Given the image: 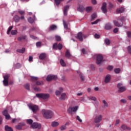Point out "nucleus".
<instances>
[{
	"mask_svg": "<svg viewBox=\"0 0 131 131\" xmlns=\"http://www.w3.org/2000/svg\"><path fill=\"white\" fill-rule=\"evenodd\" d=\"M42 115L46 119H51L54 116V112L49 110L43 109L41 111Z\"/></svg>",
	"mask_w": 131,
	"mask_h": 131,
	"instance_id": "obj_1",
	"label": "nucleus"
},
{
	"mask_svg": "<svg viewBox=\"0 0 131 131\" xmlns=\"http://www.w3.org/2000/svg\"><path fill=\"white\" fill-rule=\"evenodd\" d=\"M36 97L40 99H42L44 101H49V99H50V94L48 93L37 94H36Z\"/></svg>",
	"mask_w": 131,
	"mask_h": 131,
	"instance_id": "obj_2",
	"label": "nucleus"
},
{
	"mask_svg": "<svg viewBox=\"0 0 131 131\" xmlns=\"http://www.w3.org/2000/svg\"><path fill=\"white\" fill-rule=\"evenodd\" d=\"M79 108V106H78V105L75 106H70L67 110L68 113L72 115V114L76 113L77 112V110H78Z\"/></svg>",
	"mask_w": 131,
	"mask_h": 131,
	"instance_id": "obj_3",
	"label": "nucleus"
},
{
	"mask_svg": "<svg viewBox=\"0 0 131 131\" xmlns=\"http://www.w3.org/2000/svg\"><path fill=\"white\" fill-rule=\"evenodd\" d=\"M103 118V116L102 115H96L94 118V122L95 123H99L102 121Z\"/></svg>",
	"mask_w": 131,
	"mask_h": 131,
	"instance_id": "obj_4",
	"label": "nucleus"
},
{
	"mask_svg": "<svg viewBox=\"0 0 131 131\" xmlns=\"http://www.w3.org/2000/svg\"><path fill=\"white\" fill-rule=\"evenodd\" d=\"M95 57L97 58L96 63L98 65H100L102 62H103V56L101 55H95Z\"/></svg>",
	"mask_w": 131,
	"mask_h": 131,
	"instance_id": "obj_5",
	"label": "nucleus"
},
{
	"mask_svg": "<svg viewBox=\"0 0 131 131\" xmlns=\"http://www.w3.org/2000/svg\"><path fill=\"white\" fill-rule=\"evenodd\" d=\"M10 77V75H6L4 76V80H3V84L5 86H8L9 84V78Z\"/></svg>",
	"mask_w": 131,
	"mask_h": 131,
	"instance_id": "obj_6",
	"label": "nucleus"
},
{
	"mask_svg": "<svg viewBox=\"0 0 131 131\" xmlns=\"http://www.w3.org/2000/svg\"><path fill=\"white\" fill-rule=\"evenodd\" d=\"M28 107L34 113H35L37 110H38V106L37 105H33V104H28Z\"/></svg>",
	"mask_w": 131,
	"mask_h": 131,
	"instance_id": "obj_7",
	"label": "nucleus"
},
{
	"mask_svg": "<svg viewBox=\"0 0 131 131\" xmlns=\"http://www.w3.org/2000/svg\"><path fill=\"white\" fill-rule=\"evenodd\" d=\"M58 78V77L56 75H49L47 76L46 78V80L47 81H51V80H56Z\"/></svg>",
	"mask_w": 131,
	"mask_h": 131,
	"instance_id": "obj_8",
	"label": "nucleus"
},
{
	"mask_svg": "<svg viewBox=\"0 0 131 131\" xmlns=\"http://www.w3.org/2000/svg\"><path fill=\"white\" fill-rule=\"evenodd\" d=\"M118 88L119 89V92L120 93H122L123 92H124V91L126 90V88L122 85V84L120 83L118 84Z\"/></svg>",
	"mask_w": 131,
	"mask_h": 131,
	"instance_id": "obj_9",
	"label": "nucleus"
},
{
	"mask_svg": "<svg viewBox=\"0 0 131 131\" xmlns=\"http://www.w3.org/2000/svg\"><path fill=\"white\" fill-rule=\"evenodd\" d=\"M31 128L35 129V128H40L41 127V125L37 123H33L31 125Z\"/></svg>",
	"mask_w": 131,
	"mask_h": 131,
	"instance_id": "obj_10",
	"label": "nucleus"
},
{
	"mask_svg": "<svg viewBox=\"0 0 131 131\" xmlns=\"http://www.w3.org/2000/svg\"><path fill=\"white\" fill-rule=\"evenodd\" d=\"M110 80H111V75H107L104 79L105 83H109L110 82Z\"/></svg>",
	"mask_w": 131,
	"mask_h": 131,
	"instance_id": "obj_11",
	"label": "nucleus"
},
{
	"mask_svg": "<svg viewBox=\"0 0 131 131\" xmlns=\"http://www.w3.org/2000/svg\"><path fill=\"white\" fill-rule=\"evenodd\" d=\"M3 114L5 116L6 119H10V118H11V117L10 116V115H9V113H8V111L7 110H5L3 112Z\"/></svg>",
	"mask_w": 131,
	"mask_h": 131,
	"instance_id": "obj_12",
	"label": "nucleus"
},
{
	"mask_svg": "<svg viewBox=\"0 0 131 131\" xmlns=\"http://www.w3.org/2000/svg\"><path fill=\"white\" fill-rule=\"evenodd\" d=\"M104 28L106 30H110V29H112L113 28V26L111 25V24L107 23L105 24Z\"/></svg>",
	"mask_w": 131,
	"mask_h": 131,
	"instance_id": "obj_13",
	"label": "nucleus"
},
{
	"mask_svg": "<svg viewBox=\"0 0 131 131\" xmlns=\"http://www.w3.org/2000/svg\"><path fill=\"white\" fill-rule=\"evenodd\" d=\"M27 38V36L25 35H22L21 36H19L17 38V40L18 41H22V40H25Z\"/></svg>",
	"mask_w": 131,
	"mask_h": 131,
	"instance_id": "obj_14",
	"label": "nucleus"
},
{
	"mask_svg": "<svg viewBox=\"0 0 131 131\" xmlns=\"http://www.w3.org/2000/svg\"><path fill=\"white\" fill-rule=\"evenodd\" d=\"M106 6H107V4H106V3H104L103 4L101 8V10L102 12L104 13V14L107 13V8H106Z\"/></svg>",
	"mask_w": 131,
	"mask_h": 131,
	"instance_id": "obj_15",
	"label": "nucleus"
},
{
	"mask_svg": "<svg viewBox=\"0 0 131 131\" xmlns=\"http://www.w3.org/2000/svg\"><path fill=\"white\" fill-rule=\"evenodd\" d=\"M76 37L80 41H82V33L81 32H79Z\"/></svg>",
	"mask_w": 131,
	"mask_h": 131,
	"instance_id": "obj_16",
	"label": "nucleus"
},
{
	"mask_svg": "<svg viewBox=\"0 0 131 131\" xmlns=\"http://www.w3.org/2000/svg\"><path fill=\"white\" fill-rule=\"evenodd\" d=\"M113 22H114V25L115 26H117V27H122V26H123V23L120 24L117 20H114Z\"/></svg>",
	"mask_w": 131,
	"mask_h": 131,
	"instance_id": "obj_17",
	"label": "nucleus"
},
{
	"mask_svg": "<svg viewBox=\"0 0 131 131\" xmlns=\"http://www.w3.org/2000/svg\"><path fill=\"white\" fill-rule=\"evenodd\" d=\"M68 10H69V5L64 6L63 8V13L64 16H67V12H68Z\"/></svg>",
	"mask_w": 131,
	"mask_h": 131,
	"instance_id": "obj_18",
	"label": "nucleus"
},
{
	"mask_svg": "<svg viewBox=\"0 0 131 131\" xmlns=\"http://www.w3.org/2000/svg\"><path fill=\"white\" fill-rule=\"evenodd\" d=\"M59 100L61 101H65V100H66V93H62L59 97Z\"/></svg>",
	"mask_w": 131,
	"mask_h": 131,
	"instance_id": "obj_19",
	"label": "nucleus"
},
{
	"mask_svg": "<svg viewBox=\"0 0 131 131\" xmlns=\"http://www.w3.org/2000/svg\"><path fill=\"white\" fill-rule=\"evenodd\" d=\"M102 102L104 108H108L109 107V104H108V102L105 100H102Z\"/></svg>",
	"mask_w": 131,
	"mask_h": 131,
	"instance_id": "obj_20",
	"label": "nucleus"
},
{
	"mask_svg": "<svg viewBox=\"0 0 131 131\" xmlns=\"http://www.w3.org/2000/svg\"><path fill=\"white\" fill-rule=\"evenodd\" d=\"M121 130H126V129L129 130L130 128L125 125H122L121 126Z\"/></svg>",
	"mask_w": 131,
	"mask_h": 131,
	"instance_id": "obj_21",
	"label": "nucleus"
},
{
	"mask_svg": "<svg viewBox=\"0 0 131 131\" xmlns=\"http://www.w3.org/2000/svg\"><path fill=\"white\" fill-rule=\"evenodd\" d=\"M13 19L16 23H18L20 21V17L18 15H15Z\"/></svg>",
	"mask_w": 131,
	"mask_h": 131,
	"instance_id": "obj_22",
	"label": "nucleus"
},
{
	"mask_svg": "<svg viewBox=\"0 0 131 131\" xmlns=\"http://www.w3.org/2000/svg\"><path fill=\"white\" fill-rule=\"evenodd\" d=\"M59 91H56L55 92V94L56 95V96H60V95H61V93H62V92H63V88H59Z\"/></svg>",
	"mask_w": 131,
	"mask_h": 131,
	"instance_id": "obj_23",
	"label": "nucleus"
},
{
	"mask_svg": "<svg viewBox=\"0 0 131 131\" xmlns=\"http://www.w3.org/2000/svg\"><path fill=\"white\" fill-rule=\"evenodd\" d=\"M116 11L118 14H120V13H123V12L124 11V8L123 7L119 8L117 9Z\"/></svg>",
	"mask_w": 131,
	"mask_h": 131,
	"instance_id": "obj_24",
	"label": "nucleus"
},
{
	"mask_svg": "<svg viewBox=\"0 0 131 131\" xmlns=\"http://www.w3.org/2000/svg\"><path fill=\"white\" fill-rule=\"evenodd\" d=\"M51 125L53 126V127H55L56 126H58V125H59V122L56 121L53 122Z\"/></svg>",
	"mask_w": 131,
	"mask_h": 131,
	"instance_id": "obj_25",
	"label": "nucleus"
},
{
	"mask_svg": "<svg viewBox=\"0 0 131 131\" xmlns=\"http://www.w3.org/2000/svg\"><path fill=\"white\" fill-rule=\"evenodd\" d=\"M57 29V26L52 25L50 27V30H56Z\"/></svg>",
	"mask_w": 131,
	"mask_h": 131,
	"instance_id": "obj_26",
	"label": "nucleus"
},
{
	"mask_svg": "<svg viewBox=\"0 0 131 131\" xmlns=\"http://www.w3.org/2000/svg\"><path fill=\"white\" fill-rule=\"evenodd\" d=\"M39 58L40 60H43V59H45V58H46V54H45V53L41 54L39 55Z\"/></svg>",
	"mask_w": 131,
	"mask_h": 131,
	"instance_id": "obj_27",
	"label": "nucleus"
},
{
	"mask_svg": "<svg viewBox=\"0 0 131 131\" xmlns=\"http://www.w3.org/2000/svg\"><path fill=\"white\" fill-rule=\"evenodd\" d=\"M65 56L67 57V58H70V57H71V54H70L69 51L67 50L66 52Z\"/></svg>",
	"mask_w": 131,
	"mask_h": 131,
	"instance_id": "obj_28",
	"label": "nucleus"
},
{
	"mask_svg": "<svg viewBox=\"0 0 131 131\" xmlns=\"http://www.w3.org/2000/svg\"><path fill=\"white\" fill-rule=\"evenodd\" d=\"M5 128L6 131H13V129L12 128V127H9L8 125L5 126Z\"/></svg>",
	"mask_w": 131,
	"mask_h": 131,
	"instance_id": "obj_29",
	"label": "nucleus"
},
{
	"mask_svg": "<svg viewBox=\"0 0 131 131\" xmlns=\"http://www.w3.org/2000/svg\"><path fill=\"white\" fill-rule=\"evenodd\" d=\"M17 52H18V53H20L21 54H24V53H25V49L23 48L21 49H18Z\"/></svg>",
	"mask_w": 131,
	"mask_h": 131,
	"instance_id": "obj_30",
	"label": "nucleus"
},
{
	"mask_svg": "<svg viewBox=\"0 0 131 131\" xmlns=\"http://www.w3.org/2000/svg\"><path fill=\"white\" fill-rule=\"evenodd\" d=\"M60 65L62 66L63 67H65L66 66V63L64 61V60L61 59L60 60Z\"/></svg>",
	"mask_w": 131,
	"mask_h": 131,
	"instance_id": "obj_31",
	"label": "nucleus"
},
{
	"mask_svg": "<svg viewBox=\"0 0 131 131\" xmlns=\"http://www.w3.org/2000/svg\"><path fill=\"white\" fill-rule=\"evenodd\" d=\"M89 100H91V101H97V98H96V97L95 96H91L90 97H89Z\"/></svg>",
	"mask_w": 131,
	"mask_h": 131,
	"instance_id": "obj_32",
	"label": "nucleus"
},
{
	"mask_svg": "<svg viewBox=\"0 0 131 131\" xmlns=\"http://www.w3.org/2000/svg\"><path fill=\"white\" fill-rule=\"evenodd\" d=\"M93 8L91 6L88 7L86 8V12H87V13H90V12H91V11H92Z\"/></svg>",
	"mask_w": 131,
	"mask_h": 131,
	"instance_id": "obj_33",
	"label": "nucleus"
},
{
	"mask_svg": "<svg viewBox=\"0 0 131 131\" xmlns=\"http://www.w3.org/2000/svg\"><path fill=\"white\" fill-rule=\"evenodd\" d=\"M96 18H97V14L93 13L91 16L92 21H93V20H95V19H96Z\"/></svg>",
	"mask_w": 131,
	"mask_h": 131,
	"instance_id": "obj_34",
	"label": "nucleus"
},
{
	"mask_svg": "<svg viewBox=\"0 0 131 131\" xmlns=\"http://www.w3.org/2000/svg\"><path fill=\"white\" fill-rule=\"evenodd\" d=\"M17 33H18V31H17V30H12L11 31V34H12V35H16Z\"/></svg>",
	"mask_w": 131,
	"mask_h": 131,
	"instance_id": "obj_35",
	"label": "nucleus"
},
{
	"mask_svg": "<svg viewBox=\"0 0 131 131\" xmlns=\"http://www.w3.org/2000/svg\"><path fill=\"white\" fill-rule=\"evenodd\" d=\"M36 85H42L43 84V81H38L36 82Z\"/></svg>",
	"mask_w": 131,
	"mask_h": 131,
	"instance_id": "obj_36",
	"label": "nucleus"
},
{
	"mask_svg": "<svg viewBox=\"0 0 131 131\" xmlns=\"http://www.w3.org/2000/svg\"><path fill=\"white\" fill-rule=\"evenodd\" d=\"M120 71H121V70L119 68H117L114 70L115 73H116L117 74H118V73H120Z\"/></svg>",
	"mask_w": 131,
	"mask_h": 131,
	"instance_id": "obj_37",
	"label": "nucleus"
},
{
	"mask_svg": "<svg viewBox=\"0 0 131 131\" xmlns=\"http://www.w3.org/2000/svg\"><path fill=\"white\" fill-rule=\"evenodd\" d=\"M63 24L64 28L66 29H68V25H67L65 20H63Z\"/></svg>",
	"mask_w": 131,
	"mask_h": 131,
	"instance_id": "obj_38",
	"label": "nucleus"
},
{
	"mask_svg": "<svg viewBox=\"0 0 131 131\" xmlns=\"http://www.w3.org/2000/svg\"><path fill=\"white\" fill-rule=\"evenodd\" d=\"M55 39L57 41H60L61 40V37H60V36L56 35Z\"/></svg>",
	"mask_w": 131,
	"mask_h": 131,
	"instance_id": "obj_39",
	"label": "nucleus"
},
{
	"mask_svg": "<svg viewBox=\"0 0 131 131\" xmlns=\"http://www.w3.org/2000/svg\"><path fill=\"white\" fill-rule=\"evenodd\" d=\"M77 10L79 11V12H82V6L79 5L77 8Z\"/></svg>",
	"mask_w": 131,
	"mask_h": 131,
	"instance_id": "obj_40",
	"label": "nucleus"
},
{
	"mask_svg": "<svg viewBox=\"0 0 131 131\" xmlns=\"http://www.w3.org/2000/svg\"><path fill=\"white\" fill-rule=\"evenodd\" d=\"M67 127H66V125H62L60 127V130H65Z\"/></svg>",
	"mask_w": 131,
	"mask_h": 131,
	"instance_id": "obj_41",
	"label": "nucleus"
},
{
	"mask_svg": "<svg viewBox=\"0 0 131 131\" xmlns=\"http://www.w3.org/2000/svg\"><path fill=\"white\" fill-rule=\"evenodd\" d=\"M53 48L54 50H57V49H58V44H57V43H55L54 44H53Z\"/></svg>",
	"mask_w": 131,
	"mask_h": 131,
	"instance_id": "obj_42",
	"label": "nucleus"
},
{
	"mask_svg": "<svg viewBox=\"0 0 131 131\" xmlns=\"http://www.w3.org/2000/svg\"><path fill=\"white\" fill-rule=\"evenodd\" d=\"M63 48V46L61 43H59L57 45V49H58L59 50H62V48Z\"/></svg>",
	"mask_w": 131,
	"mask_h": 131,
	"instance_id": "obj_43",
	"label": "nucleus"
},
{
	"mask_svg": "<svg viewBox=\"0 0 131 131\" xmlns=\"http://www.w3.org/2000/svg\"><path fill=\"white\" fill-rule=\"evenodd\" d=\"M54 1L56 6H59V5H60V4L61 3L60 0H54Z\"/></svg>",
	"mask_w": 131,
	"mask_h": 131,
	"instance_id": "obj_44",
	"label": "nucleus"
},
{
	"mask_svg": "<svg viewBox=\"0 0 131 131\" xmlns=\"http://www.w3.org/2000/svg\"><path fill=\"white\" fill-rule=\"evenodd\" d=\"M27 122H28V123H29V124H32V122H33V121L32 120V119H28L27 120Z\"/></svg>",
	"mask_w": 131,
	"mask_h": 131,
	"instance_id": "obj_45",
	"label": "nucleus"
},
{
	"mask_svg": "<svg viewBox=\"0 0 131 131\" xmlns=\"http://www.w3.org/2000/svg\"><path fill=\"white\" fill-rule=\"evenodd\" d=\"M28 22H29V23H33V22H34V20H33L31 17H29L28 19Z\"/></svg>",
	"mask_w": 131,
	"mask_h": 131,
	"instance_id": "obj_46",
	"label": "nucleus"
},
{
	"mask_svg": "<svg viewBox=\"0 0 131 131\" xmlns=\"http://www.w3.org/2000/svg\"><path fill=\"white\" fill-rule=\"evenodd\" d=\"M105 42L106 45H107V46H109V45L111 43L110 40H109V39H105Z\"/></svg>",
	"mask_w": 131,
	"mask_h": 131,
	"instance_id": "obj_47",
	"label": "nucleus"
},
{
	"mask_svg": "<svg viewBox=\"0 0 131 131\" xmlns=\"http://www.w3.org/2000/svg\"><path fill=\"white\" fill-rule=\"evenodd\" d=\"M12 29H13V26H10L7 31V34H10V31H11V30H12Z\"/></svg>",
	"mask_w": 131,
	"mask_h": 131,
	"instance_id": "obj_48",
	"label": "nucleus"
},
{
	"mask_svg": "<svg viewBox=\"0 0 131 131\" xmlns=\"http://www.w3.org/2000/svg\"><path fill=\"white\" fill-rule=\"evenodd\" d=\"M18 13L20 15H24V14H25V11L23 10H18Z\"/></svg>",
	"mask_w": 131,
	"mask_h": 131,
	"instance_id": "obj_49",
	"label": "nucleus"
},
{
	"mask_svg": "<svg viewBox=\"0 0 131 131\" xmlns=\"http://www.w3.org/2000/svg\"><path fill=\"white\" fill-rule=\"evenodd\" d=\"M76 120H78L79 122H82V120L80 119V117H79V116H77L76 117Z\"/></svg>",
	"mask_w": 131,
	"mask_h": 131,
	"instance_id": "obj_50",
	"label": "nucleus"
},
{
	"mask_svg": "<svg viewBox=\"0 0 131 131\" xmlns=\"http://www.w3.org/2000/svg\"><path fill=\"white\" fill-rule=\"evenodd\" d=\"M16 129H21L22 128V125H17L15 126Z\"/></svg>",
	"mask_w": 131,
	"mask_h": 131,
	"instance_id": "obj_51",
	"label": "nucleus"
},
{
	"mask_svg": "<svg viewBox=\"0 0 131 131\" xmlns=\"http://www.w3.org/2000/svg\"><path fill=\"white\" fill-rule=\"evenodd\" d=\"M127 50L128 51V53L131 55V46H128L127 48Z\"/></svg>",
	"mask_w": 131,
	"mask_h": 131,
	"instance_id": "obj_52",
	"label": "nucleus"
},
{
	"mask_svg": "<svg viewBox=\"0 0 131 131\" xmlns=\"http://www.w3.org/2000/svg\"><path fill=\"white\" fill-rule=\"evenodd\" d=\"M100 21V19H97L94 22L91 23V24L92 25H94V24H98V23Z\"/></svg>",
	"mask_w": 131,
	"mask_h": 131,
	"instance_id": "obj_53",
	"label": "nucleus"
},
{
	"mask_svg": "<svg viewBox=\"0 0 131 131\" xmlns=\"http://www.w3.org/2000/svg\"><path fill=\"white\" fill-rule=\"evenodd\" d=\"M31 79L33 81H36V80L38 79V78H37V77H32Z\"/></svg>",
	"mask_w": 131,
	"mask_h": 131,
	"instance_id": "obj_54",
	"label": "nucleus"
},
{
	"mask_svg": "<svg viewBox=\"0 0 131 131\" xmlns=\"http://www.w3.org/2000/svg\"><path fill=\"white\" fill-rule=\"evenodd\" d=\"M94 106H95V107H98L99 106V101H96L94 103Z\"/></svg>",
	"mask_w": 131,
	"mask_h": 131,
	"instance_id": "obj_55",
	"label": "nucleus"
},
{
	"mask_svg": "<svg viewBox=\"0 0 131 131\" xmlns=\"http://www.w3.org/2000/svg\"><path fill=\"white\" fill-rule=\"evenodd\" d=\"M36 47H39L41 46V43L40 42H37L36 43Z\"/></svg>",
	"mask_w": 131,
	"mask_h": 131,
	"instance_id": "obj_56",
	"label": "nucleus"
},
{
	"mask_svg": "<svg viewBox=\"0 0 131 131\" xmlns=\"http://www.w3.org/2000/svg\"><path fill=\"white\" fill-rule=\"evenodd\" d=\"M107 69H108V70H110V71L112 70V69H113V66H109L107 67Z\"/></svg>",
	"mask_w": 131,
	"mask_h": 131,
	"instance_id": "obj_57",
	"label": "nucleus"
},
{
	"mask_svg": "<svg viewBox=\"0 0 131 131\" xmlns=\"http://www.w3.org/2000/svg\"><path fill=\"white\" fill-rule=\"evenodd\" d=\"M92 4H93V5H97V1L96 0H92Z\"/></svg>",
	"mask_w": 131,
	"mask_h": 131,
	"instance_id": "obj_58",
	"label": "nucleus"
},
{
	"mask_svg": "<svg viewBox=\"0 0 131 131\" xmlns=\"http://www.w3.org/2000/svg\"><path fill=\"white\" fill-rule=\"evenodd\" d=\"M34 90L35 92H40V89L38 88H34Z\"/></svg>",
	"mask_w": 131,
	"mask_h": 131,
	"instance_id": "obj_59",
	"label": "nucleus"
},
{
	"mask_svg": "<svg viewBox=\"0 0 131 131\" xmlns=\"http://www.w3.org/2000/svg\"><path fill=\"white\" fill-rule=\"evenodd\" d=\"M25 88L26 89V90H29V84L25 85Z\"/></svg>",
	"mask_w": 131,
	"mask_h": 131,
	"instance_id": "obj_60",
	"label": "nucleus"
},
{
	"mask_svg": "<svg viewBox=\"0 0 131 131\" xmlns=\"http://www.w3.org/2000/svg\"><path fill=\"white\" fill-rule=\"evenodd\" d=\"M114 33H117L118 32V28H116L114 29Z\"/></svg>",
	"mask_w": 131,
	"mask_h": 131,
	"instance_id": "obj_61",
	"label": "nucleus"
},
{
	"mask_svg": "<svg viewBox=\"0 0 131 131\" xmlns=\"http://www.w3.org/2000/svg\"><path fill=\"white\" fill-rule=\"evenodd\" d=\"M94 37H95V38H100V35L98 34H95L94 35Z\"/></svg>",
	"mask_w": 131,
	"mask_h": 131,
	"instance_id": "obj_62",
	"label": "nucleus"
},
{
	"mask_svg": "<svg viewBox=\"0 0 131 131\" xmlns=\"http://www.w3.org/2000/svg\"><path fill=\"white\" fill-rule=\"evenodd\" d=\"M120 122V121H119V120H117L116 121L115 125H117L119 124Z\"/></svg>",
	"mask_w": 131,
	"mask_h": 131,
	"instance_id": "obj_63",
	"label": "nucleus"
},
{
	"mask_svg": "<svg viewBox=\"0 0 131 131\" xmlns=\"http://www.w3.org/2000/svg\"><path fill=\"white\" fill-rule=\"evenodd\" d=\"M127 35L128 37H131V32H127Z\"/></svg>",
	"mask_w": 131,
	"mask_h": 131,
	"instance_id": "obj_64",
	"label": "nucleus"
}]
</instances>
